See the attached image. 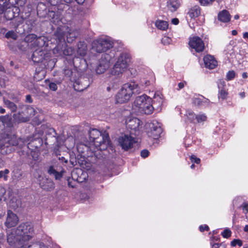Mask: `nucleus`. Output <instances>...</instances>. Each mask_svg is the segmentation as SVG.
Masks as SVG:
<instances>
[{"instance_id":"nucleus-57","label":"nucleus","mask_w":248,"mask_h":248,"mask_svg":"<svg viewBox=\"0 0 248 248\" xmlns=\"http://www.w3.org/2000/svg\"><path fill=\"white\" fill-rule=\"evenodd\" d=\"M10 98L13 100L16 103H18L20 100V99L18 97L14 96V95L10 96Z\"/></svg>"},{"instance_id":"nucleus-8","label":"nucleus","mask_w":248,"mask_h":248,"mask_svg":"<svg viewBox=\"0 0 248 248\" xmlns=\"http://www.w3.org/2000/svg\"><path fill=\"white\" fill-rule=\"evenodd\" d=\"M24 117H20V113H15L13 115L14 121L18 123H24L29 121L30 117L35 115V110L31 107H25L22 110Z\"/></svg>"},{"instance_id":"nucleus-27","label":"nucleus","mask_w":248,"mask_h":248,"mask_svg":"<svg viewBox=\"0 0 248 248\" xmlns=\"http://www.w3.org/2000/svg\"><path fill=\"white\" fill-rule=\"evenodd\" d=\"M103 133L98 130L93 128L90 129L89 131V135L90 141L91 143H92L96 138H97L99 136H101V135Z\"/></svg>"},{"instance_id":"nucleus-24","label":"nucleus","mask_w":248,"mask_h":248,"mask_svg":"<svg viewBox=\"0 0 248 248\" xmlns=\"http://www.w3.org/2000/svg\"><path fill=\"white\" fill-rule=\"evenodd\" d=\"M218 19L222 22H228L231 19V15L228 11L224 10L219 13Z\"/></svg>"},{"instance_id":"nucleus-21","label":"nucleus","mask_w":248,"mask_h":248,"mask_svg":"<svg viewBox=\"0 0 248 248\" xmlns=\"http://www.w3.org/2000/svg\"><path fill=\"white\" fill-rule=\"evenodd\" d=\"M45 52L43 49H35L32 55V60L34 62H39L45 59Z\"/></svg>"},{"instance_id":"nucleus-14","label":"nucleus","mask_w":248,"mask_h":248,"mask_svg":"<svg viewBox=\"0 0 248 248\" xmlns=\"http://www.w3.org/2000/svg\"><path fill=\"white\" fill-rule=\"evenodd\" d=\"M119 142L122 148L127 151L132 147L133 143L136 142V140L131 136L124 135L119 139Z\"/></svg>"},{"instance_id":"nucleus-35","label":"nucleus","mask_w":248,"mask_h":248,"mask_svg":"<svg viewBox=\"0 0 248 248\" xmlns=\"http://www.w3.org/2000/svg\"><path fill=\"white\" fill-rule=\"evenodd\" d=\"M154 80V79H152L151 80H147V79H143L140 81V85L142 90L144 88L147 87L150 85L151 84H153Z\"/></svg>"},{"instance_id":"nucleus-52","label":"nucleus","mask_w":248,"mask_h":248,"mask_svg":"<svg viewBox=\"0 0 248 248\" xmlns=\"http://www.w3.org/2000/svg\"><path fill=\"white\" fill-rule=\"evenodd\" d=\"M49 88L54 91H55L57 89V85L56 83L53 82H51L49 84Z\"/></svg>"},{"instance_id":"nucleus-30","label":"nucleus","mask_w":248,"mask_h":248,"mask_svg":"<svg viewBox=\"0 0 248 248\" xmlns=\"http://www.w3.org/2000/svg\"><path fill=\"white\" fill-rule=\"evenodd\" d=\"M155 24L157 29L162 31L166 30L169 26L167 21L161 20H156Z\"/></svg>"},{"instance_id":"nucleus-48","label":"nucleus","mask_w":248,"mask_h":248,"mask_svg":"<svg viewBox=\"0 0 248 248\" xmlns=\"http://www.w3.org/2000/svg\"><path fill=\"white\" fill-rule=\"evenodd\" d=\"M214 0H200V3L203 6H207L211 4Z\"/></svg>"},{"instance_id":"nucleus-3","label":"nucleus","mask_w":248,"mask_h":248,"mask_svg":"<svg viewBox=\"0 0 248 248\" xmlns=\"http://www.w3.org/2000/svg\"><path fill=\"white\" fill-rule=\"evenodd\" d=\"M78 33L77 31L72 30L66 26L58 27L54 33L57 43L65 41V37L68 43H72L78 36Z\"/></svg>"},{"instance_id":"nucleus-31","label":"nucleus","mask_w":248,"mask_h":248,"mask_svg":"<svg viewBox=\"0 0 248 248\" xmlns=\"http://www.w3.org/2000/svg\"><path fill=\"white\" fill-rule=\"evenodd\" d=\"M3 102L5 106L10 109L12 112L16 111L17 106L14 102L5 98L3 99Z\"/></svg>"},{"instance_id":"nucleus-5","label":"nucleus","mask_w":248,"mask_h":248,"mask_svg":"<svg viewBox=\"0 0 248 248\" xmlns=\"http://www.w3.org/2000/svg\"><path fill=\"white\" fill-rule=\"evenodd\" d=\"M33 231L32 226L30 223H22L16 228L15 234L19 236L25 243L32 237L31 234Z\"/></svg>"},{"instance_id":"nucleus-22","label":"nucleus","mask_w":248,"mask_h":248,"mask_svg":"<svg viewBox=\"0 0 248 248\" xmlns=\"http://www.w3.org/2000/svg\"><path fill=\"white\" fill-rule=\"evenodd\" d=\"M87 52V47L86 43L84 42H79L78 44L77 55L75 57H84Z\"/></svg>"},{"instance_id":"nucleus-39","label":"nucleus","mask_w":248,"mask_h":248,"mask_svg":"<svg viewBox=\"0 0 248 248\" xmlns=\"http://www.w3.org/2000/svg\"><path fill=\"white\" fill-rule=\"evenodd\" d=\"M77 151L79 153V155H82L84 153V152L83 151L82 149H86L87 151L89 149V147L86 145L83 144H79L77 146Z\"/></svg>"},{"instance_id":"nucleus-20","label":"nucleus","mask_w":248,"mask_h":248,"mask_svg":"<svg viewBox=\"0 0 248 248\" xmlns=\"http://www.w3.org/2000/svg\"><path fill=\"white\" fill-rule=\"evenodd\" d=\"M48 38L44 36H36V40L34 42L33 48H35L37 47V49H43L44 46H48Z\"/></svg>"},{"instance_id":"nucleus-2","label":"nucleus","mask_w":248,"mask_h":248,"mask_svg":"<svg viewBox=\"0 0 248 248\" xmlns=\"http://www.w3.org/2000/svg\"><path fill=\"white\" fill-rule=\"evenodd\" d=\"M133 107L139 112L145 114H151L153 112L152 98L143 94L136 98Z\"/></svg>"},{"instance_id":"nucleus-64","label":"nucleus","mask_w":248,"mask_h":248,"mask_svg":"<svg viewBox=\"0 0 248 248\" xmlns=\"http://www.w3.org/2000/svg\"><path fill=\"white\" fill-rule=\"evenodd\" d=\"M59 160H61L62 162L66 163L67 162V159H65L63 156H62L61 158H59Z\"/></svg>"},{"instance_id":"nucleus-6","label":"nucleus","mask_w":248,"mask_h":248,"mask_svg":"<svg viewBox=\"0 0 248 248\" xmlns=\"http://www.w3.org/2000/svg\"><path fill=\"white\" fill-rule=\"evenodd\" d=\"M110 142V140L108 136V134L106 132L104 131L101 136H99L92 143L91 148H94L93 149L92 153L95 154L96 152L95 149L97 150H105L106 149ZM94 155H96L94 154Z\"/></svg>"},{"instance_id":"nucleus-25","label":"nucleus","mask_w":248,"mask_h":248,"mask_svg":"<svg viewBox=\"0 0 248 248\" xmlns=\"http://www.w3.org/2000/svg\"><path fill=\"white\" fill-rule=\"evenodd\" d=\"M109 66V64L108 62L101 61L96 69V73L98 74H102L108 68Z\"/></svg>"},{"instance_id":"nucleus-56","label":"nucleus","mask_w":248,"mask_h":248,"mask_svg":"<svg viewBox=\"0 0 248 248\" xmlns=\"http://www.w3.org/2000/svg\"><path fill=\"white\" fill-rule=\"evenodd\" d=\"M5 192L6 191L4 188L1 186H0V199H1V197L4 195Z\"/></svg>"},{"instance_id":"nucleus-47","label":"nucleus","mask_w":248,"mask_h":248,"mask_svg":"<svg viewBox=\"0 0 248 248\" xmlns=\"http://www.w3.org/2000/svg\"><path fill=\"white\" fill-rule=\"evenodd\" d=\"M189 159L192 163L199 164L201 162L200 158L197 157V156H189Z\"/></svg>"},{"instance_id":"nucleus-59","label":"nucleus","mask_w":248,"mask_h":248,"mask_svg":"<svg viewBox=\"0 0 248 248\" xmlns=\"http://www.w3.org/2000/svg\"><path fill=\"white\" fill-rule=\"evenodd\" d=\"M150 153L149 150L144 149L141 151L140 155H149Z\"/></svg>"},{"instance_id":"nucleus-23","label":"nucleus","mask_w":248,"mask_h":248,"mask_svg":"<svg viewBox=\"0 0 248 248\" xmlns=\"http://www.w3.org/2000/svg\"><path fill=\"white\" fill-rule=\"evenodd\" d=\"M7 239V242L11 246L16 245L17 241H19L21 244H22V241L21 238L19 236L16 235L15 233L14 234L12 232L8 234Z\"/></svg>"},{"instance_id":"nucleus-1","label":"nucleus","mask_w":248,"mask_h":248,"mask_svg":"<svg viewBox=\"0 0 248 248\" xmlns=\"http://www.w3.org/2000/svg\"><path fill=\"white\" fill-rule=\"evenodd\" d=\"M142 89L140 85L135 81L124 84L116 95V99L119 103H126L134 94L140 93Z\"/></svg>"},{"instance_id":"nucleus-38","label":"nucleus","mask_w":248,"mask_h":248,"mask_svg":"<svg viewBox=\"0 0 248 248\" xmlns=\"http://www.w3.org/2000/svg\"><path fill=\"white\" fill-rule=\"evenodd\" d=\"M10 171L8 169H5L4 170L0 171V179L3 178L5 181H7L8 180V176L7 174H9Z\"/></svg>"},{"instance_id":"nucleus-63","label":"nucleus","mask_w":248,"mask_h":248,"mask_svg":"<svg viewBox=\"0 0 248 248\" xmlns=\"http://www.w3.org/2000/svg\"><path fill=\"white\" fill-rule=\"evenodd\" d=\"M26 101L29 103L32 102V99L30 95H27L26 96Z\"/></svg>"},{"instance_id":"nucleus-49","label":"nucleus","mask_w":248,"mask_h":248,"mask_svg":"<svg viewBox=\"0 0 248 248\" xmlns=\"http://www.w3.org/2000/svg\"><path fill=\"white\" fill-rule=\"evenodd\" d=\"M51 5H55L62 2V0H46Z\"/></svg>"},{"instance_id":"nucleus-46","label":"nucleus","mask_w":248,"mask_h":248,"mask_svg":"<svg viewBox=\"0 0 248 248\" xmlns=\"http://www.w3.org/2000/svg\"><path fill=\"white\" fill-rule=\"evenodd\" d=\"M222 235L224 238H228L231 235V231L229 229H225L222 232Z\"/></svg>"},{"instance_id":"nucleus-29","label":"nucleus","mask_w":248,"mask_h":248,"mask_svg":"<svg viewBox=\"0 0 248 248\" xmlns=\"http://www.w3.org/2000/svg\"><path fill=\"white\" fill-rule=\"evenodd\" d=\"M4 140L9 142V144L13 146H16L17 145H21V143H24V141L22 139L19 138L17 139L15 135H13L10 140L4 139Z\"/></svg>"},{"instance_id":"nucleus-36","label":"nucleus","mask_w":248,"mask_h":248,"mask_svg":"<svg viewBox=\"0 0 248 248\" xmlns=\"http://www.w3.org/2000/svg\"><path fill=\"white\" fill-rule=\"evenodd\" d=\"M5 37L7 38H12L13 40H16L17 38V35L16 33L13 31H8L5 35Z\"/></svg>"},{"instance_id":"nucleus-18","label":"nucleus","mask_w":248,"mask_h":248,"mask_svg":"<svg viewBox=\"0 0 248 248\" xmlns=\"http://www.w3.org/2000/svg\"><path fill=\"white\" fill-rule=\"evenodd\" d=\"M140 121L133 117H128L126 119L125 124L128 128L136 131L140 125Z\"/></svg>"},{"instance_id":"nucleus-26","label":"nucleus","mask_w":248,"mask_h":248,"mask_svg":"<svg viewBox=\"0 0 248 248\" xmlns=\"http://www.w3.org/2000/svg\"><path fill=\"white\" fill-rule=\"evenodd\" d=\"M187 14L191 18L194 19L201 15V8L198 5L194 6L189 9Z\"/></svg>"},{"instance_id":"nucleus-19","label":"nucleus","mask_w":248,"mask_h":248,"mask_svg":"<svg viewBox=\"0 0 248 248\" xmlns=\"http://www.w3.org/2000/svg\"><path fill=\"white\" fill-rule=\"evenodd\" d=\"M204 65L210 69H214L217 65V61L215 58L210 55H207L203 58Z\"/></svg>"},{"instance_id":"nucleus-43","label":"nucleus","mask_w":248,"mask_h":248,"mask_svg":"<svg viewBox=\"0 0 248 248\" xmlns=\"http://www.w3.org/2000/svg\"><path fill=\"white\" fill-rule=\"evenodd\" d=\"M206 116L203 114H200L196 116V121L198 123L204 122L206 120Z\"/></svg>"},{"instance_id":"nucleus-15","label":"nucleus","mask_w":248,"mask_h":248,"mask_svg":"<svg viewBox=\"0 0 248 248\" xmlns=\"http://www.w3.org/2000/svg\"><path fill=\"white\" fill-rule=\"evenodd\" d=\"M18 221L19 219L17 215L11 210H8L6 219L4 223L5 226L8 228L15 227L18 223Z\"/></svg>"},{"instance_id":"nucleus-37","label":"nucleus","mask_w":248,"mask_h":248,"mask_svg":"<svg viewBox=\"0 0 248 248\" xmlns=\"http://www.w3.org/2000/svg\"><path fill=\"white\" fill-rule=\"evenodd\" d=\"M63 53L65 55L72 56L75 54V50L72 47H66L63 51Z\"/></svg>"},{"instance_id":"nucleus-9","label":"nucleus","mask_w":248,"mask_h":248,"mask_svg":"<svg viewBox=\"0 0 248 248\" xmlns=\"http://www.w3.org/2000/svg\"><path fill=\"white\" fill-rule=\"evenodd\" d=\"M147 127L149 128L147 133L149 137L154 139L159 138L162 131L161 124L159 123L156 121H153L152 123L147 124Z\"/></svg>"},{"instance_id":"nucleus-4","label":"nucleus","mask_w":248,"mask_h":248,"mask_svg":"<svg viewBox=\"0 0 248 248\" xmlns=\"http://www.w3.org/2000/svg\"><path fill=\"white\" fill-rule=\"evenodd\" d=\"M131 57L126 53H122L117 59L111 73L113 75H119L124 73L127 68L130 62Z\"/></svg>"},{"instance_id":"nucleus-55","label":"nucleus","mask_w":248,"mask_h":248,"mask_svg":"<svg viewBox=\"0 0 248 248\" xmlns=\"http://www.w3.org/2000/svg\"><path fill=\"white\" fill-rule=\"evenodd\" d=\"M7 0H0V5L1 6L0 7H1V8H3L4 10H5Z\"/></svg>"},{"instance_id":"nucleus-42","label":"nucleus","mask_w":248,"mask_h":248,"mask_svg":"<svg viewBox=\"0 0 248 248\" xmlns=\"http://www.w3.org/2000/svg\"><path fill=\"white\" fill-rule=\"evenodd\" d=\"M193 102L195 105L197 106H202L203 103H202V96L198 97H195L193 98Z\"/></svg>"},{"instance_id":"nucleus-10","label":"nucleus","mask_w":248,"mask_h":248,"mask_svg":"<svg viewBox=\"0 0 248 248\" xmlns=\"http://www.w3.org/2000/svg\"><path fill=\"white\" fill-rule=\"evenodd\" d=\"M189 45L197 52H201L205 48L204 43L202 40L199 36H194L189 38Z\"/></svg>"},{"instance_id":"nucleus-60","label":"nucleus","mask_w":248,"mask_h":248,"mask_svg":"<svg viewBox=\"0 0 248 248\" xmlns=\"http://www.w3.org/2000/svg\"><path fill=\"white\" fill-rule=\"evenodd\" d=\"M186 84V82H180L178 85V90H179L180 89H183L184 86H185V85Z\"/></svg>"},{"instance_id":"nucleus-53","label":"nucleus","mask_w":248,"mask_h":248,"mask_svg":"<svg viewBox=\"0 0 248 248\" xmlns=\"http://www.w3.org/2000/svg\"><path fill=\"white\" fill-rule=\"evenodd\" d=\"M202 103H203L202 106H207L210 103V100L207 98H205L203 96H202Z\"/></svg>"},{"instance_id":"nucleus-11","label":"nucleus","mask_w":248,"mask_h":248,"mask_svg":"<svg viewBox=\"0 0 248 248\" xmlns=\"http://www.w3.org/2000/svg\"><path fill=\"white\" fill-rule=\"evenodd\" d=\"M47 172L50 176L53 177L56 180L60 181L65 171L60 167L56 165H51L48 167Z\"/></svg>"},{"instance_id":"nucleus-51","label":"nucleus","mask_w":248,"mask_h":248,"mask_svg":"<svg viewBox=\"0 0 248 248\" xmlns=\"http://www.w3.org/2000/svg\"><path fill=\"white\" fill-rule=\"evenodd\" d=\"M241 207L243 208V210L244 211H246V212H245V214H246V216L247 217V215H248V203H243L241 206Z\"/></svg>"},{"instance_id":"nucleus-45","label":"nucleus","mask_w":248,"mask_h":248,"mask_svg":"<svg viewBox=\"0 0 248 248\" xmlns=\"http://www.w3.org/2000/svg\"><path fill=\"white\" fill-rule=\"evenodd\" d=\"M171 39L170 38L166 36L162 38L161 40L162 43L164 45H169L171 43Z\"/></svg>"},{"instance_id":"nucleus-41","label":"nucleus","mask_w":248,"mask_h":248,"mask_svg":"<svg viewBox=\"0 0 248 248\" xmlns=\"http://www.w3.org/2000/svg\"><path fill=\"white\" fill-rule=\"evenodd\" d=\"M196 116L197 115L192 111H189L187 114L188 119L192 122H195V120H196Z\"/></svg>"},{"instance_id":"nucleus-44","label":"nucleus","mask_w":248,"mask_h":248,"mask_svg":"<svg viewBox=\"0 0 248 248\" xmlns=\"http://www.w3.org/2000/svg\"><path fill=\"white\" fill-rule=\"evenodd\" d=\"M242 241L240 239H234L233 241L231 242V245L232 247H235L236 245L241 246L242 245Z\"/></svg>"},{"instance_id":"nucleus-33","label":"nucleus","mask_w":248,"mask_h":248,"mask_svg":"<svg viewBox=\"0 0 248 248\" xmlns=\"http://www.w3.org/2000/svg\"><path fill=\"white\" fill-rule=\"evenodd\" d=\"M77 156L78 157V158L76 157V156H69L70 162L73 166L76 165L78 163H80L79 158H78L79 156ZM79 157L80 159H85V156H79Z\"/></svg>"},{"instance_id":"nucleus-28","label":"nucleus","mask_w":248,"mask_h":248,"mask_svg":"<svg viewBox=\"0 0 248 248\" xmlns=\"http://www.w3.org/2000/svg\"><path fill=\"white\" fill-rule=\"evenodd\" d=\"M180 5L177 0H169L167 2V7L171 12L176 11Z\"/></svg>"},{"instance_id":"nucleus-12","label":"nucleus","mask_w":248,"mask_h":248,"mask_svg":"<svg viewBox=\"0 0 248 248\" xmlns=\"http://www.w3.org/2000/svg\"><path fill=\"white\" fill-rule=\"evenodd\" d=\"M38 181L40 186L46 191H51L55 188V183L50 178L39 175Z\"/></svg>"},{"instance_id":"nucleus-16","label":"nucleus","mask_w":248,"mask_h":248,"mask_svg":"<svg viewBox=\"0 0 248 248\" xmlns=\"http://www.w3.org/2000/svg\"><path fill=\"white\" fill-rule=\"evenodd\" d=\"M217 86L218 88V99L223 100L227 99L228 93L226 88V85L225 81L223 79L219 80L217 83Z\"/></svg>"},{"instance_id":"nucleus-7","label":"nucleus","mask_w":248,"mask_h":248,"mask_svg":"<svg viewBox=\"0 0 248 248\" xmlns=\"http://www.w3.org/2000/svg\"><path fill=\"white\" fill-rule=\"evenodd\" d=\"M112 42L107 38H100L92 43V49L98 52L102 53L112 47Z\"/></svg>"},{"instance_id":"nucleus-61","label":"nucleus","mask_w":248,"mask_h":248,"mask_svg":"<svg viewBox=\"0 0 248 248\" xmlns=\"http://www.w3.org/2000/svg\"><path fill=\"white\" fill-rule=\"evenodd\" d=\"M67 180L68 181V185L69 187H71L72 188H74L75 187V186L74 185H73L71 181H70V177H68Z\"/></svg>"},{"instance_id":"nucleus-32","label":"nucleus","mask_w":248,"mask_h":248,"mask_svg":"<svg viewBox=\"0 0 248 248\" xmlns=\"http://www.w3.org/2000/svg\"><path fill=\"white\" fill-rule=\"evenodd\" d=\"M36 38V35L34 34H30L25 37L24 41L27 43H31L32 47H33L34 42L35 41Z\"/></svg>"},{"instance_id":"nucleus-58","label":"nucleus","mask_w":248,"mask_h":248,"mask_svg":"<svg viewBox=\"0 0 248 248\" xmlns=\"http://www.w3.org/2000/svg\"><path fill=\"white\" fill-rule=\"evenodd\" d=\"M27 2V0H18L17 3L20 6H24Z\"/></svg>"},{"instance_id":"nucleus-40","label":"nucleus","mask_w":248,"mask_h":248,"mask_svg":"<svg viewBox=\"0 0 248 248\" xmlns=\"http://www.w3.org/2000/svg\"><path fill=\"white\" fill-rule=\"evenodd\" d=\"M235 76V73L234 71H229L226 75V79L227 80L233 79Z\"/></svg>"},{"instance_id":"nucleus-62","label":"nucleus","mask_w":248,"mask_h":248,"mask_svg":"<svg viewBox=\"0 0 248 248\" xmlns=\"http://www.w3.org/2000/svg\"><path fill=\"white\" fill-rule=\"evenodd\" d=\"M179 19L177 18H173L171 20V23L174 25H177L179 23Z\"/></svg>"},{"instance_id":"nucleus-54","label":"nucleus","mask_w":248,"mask_h":248,"mask_svg":"<svg viewBox=\"0 0 248 248\" xmlns=\"http://www.w3.org/2000/svg\"><path fill=\"white\" fill-rule=\"evenodd\" d=\"M200 230L202 232H204V231H208L209 227L206 225H201L200 226Z\"/></svg>"},{"instance_id":"nucleus-13","label":"nucleus","mask_w":248,"mask_h":248,"mask_svg":"<svg viewBox=\"0 0 248 248\" xmlns=\"http://www.w3.org/2000/svg\"><path fill=\"white\" fill-rule=\"evenodd\" d=\"M72 179L78 183L84 182L88 177V174L80 169H75L71 172Z\"/></svg>"},{"instance_id":"nucleus-17","label":"nucleus","mask_w":248,"mask_h":248,"mask_svg":"<svg viewBox=\"0 0 248 248\" xmlns=\"http://www.w3.org/2000/svg\"><path fill=\"white\" fill-rule=\"evenodd\" d=\"M163 101V95L160 93H155L153 99H152V105H153V110L154 109L160 110Z\"/></svg>"},{"instance_id":"nucleus-34","label":"nucleus","mask_w":248,"mask_h":248,"mask_svg":"<svg viewBox=\"0 0 248 248\" xmlns=\"http://www.w3.org/2000/svg\"><path fill=\"white\" fill-rule=\"evenodd\" d=\"M41 247V244L36 243L33 245H31L28 243L25 242L19 248H42Z\"/></svg>"},{"instance_id":"nucleus-50","label":"nucleus","mask_w":248,"mask_h":248,"mask_svg":"<svg viewBox=\"0 0 248 248\" xmlns=\"http://www.w3.org/2000/svg\"><path fill=\"white\" fill-rule=\"evenodd\" d=\"M212 248H225V246L223 244L214 243L212 245Z\"/></svg>"}]
</instances>
